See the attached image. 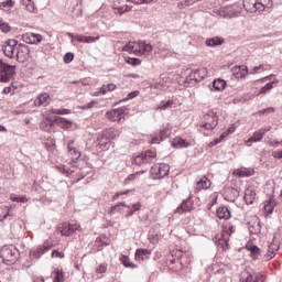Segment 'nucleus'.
<instances>
[{"mask_svg":"<svg viewBox=\"0 0 282 282\" xmlns=\"http://www.w3.org/2000/svg\"><path fill=\"white\" fill-rule=\"evenodd\" d=\"M152 89H159L160 91H166L169 89V78H160L152 85Z\"/></svg>","mask_w":282,"mask_h":282,"instance_id":"obj_22","label":"nucleus"},{"mask_svg":"<svg viewBox=\"0 0 282 282\" xmlns=\"http://www.w3.org/2000/svg\"><path fill=\"white\" fill-rule=\"evenodd\" d=\"M52 127H54V120L50 117H46L40 123V129L42 131H46L47 133H50V131H52Z\"/></svg>","mask_w":282,"mask_h":282,"instance_id":"obj_24","label":"nucleus"},{"mask_svg":"<svg viewBox=\"0 0 282 282\" xmlns=\"http://www.w3.org/2000/svg\"><path fill=\"white\" fill-rule=\"evenodd\" d=\"M274 87V82L268 83L265 86L261 87L259 90V95L261 94H268V91H270V89H273Z\"/></svg>","mask_w":282,"mask_h":282,"instance_id":"obj_44","label":"nucleus"},{"mask_svg":"<svg viewBox=\"0 0 282 282\" xmlns=\"http://www.w3.org/2000/svg\"><path fill=\"white\" fill-rule=\"evenodd\" d=\"M214 89H217V91H221V89H226V80L215 79L214 80Z\"/></svg>","mask_w":282,"mask_h":282,"instance_id":"obj_39","label":"nucleus"},{"mask_svg":"<svg viewBox=\"0 0 282 282\" xmlns=\"http://www.w3.org/2000/svg\"><path fill=\"white\" fill-rule=\"evenodd\" d=\"M112 10H115V14H119L122 17L126 12H131V7L124 6H116V2L112 3Z\"/></svg>","mask_w":282,"mask_h":282,"instance_id":"obj_26","label":"nucleus"},{"mask_svg":"<svg viewBox=\"0 0 282 282\" xmlns=\"http://www.w3.org/2000/svg\"><path fill=\"white\" fill-rule=\"evenodd\" d=\"M210 180H208V177L203 176L195 186V191L196 193H199V191H208V188L210 187Z\"/></svg>","mask_w":282,"mask_h":282,"instance_id":"obj_20","label":"nucleus"},{"mask_svg":"<svg viewBox=\"0 0 282 282\" xmlns=\"http://www.w3.org/2000/svg\"><path fill=\"white\" fill-rule=\"evenodd\" d=\"M10 217V208L8 206L0 207V221H6Z\"/></svg>","mask_w":282,"mask_h":282,"instance_id":"obj_37","label":"nucleus"},{"mask_svg":"<svg viewBox=\"0 0 282 282\" xmlns=\"http://www.w3.org/2000/svg\"><path fill=\"white\" fill-rule=\"evenodd\" d=\"M22 3L26 8L28 12H36V6L34 4L33 0H26Z\"/></svg>","mask_w":282,"mask_h":282,"instance_id":"obj_41","label":"nucleus"},{"mask_svg":"<svg viewBox=\"0 0 282 282\" xmlns=\"http://www.w3.org/2000/svg\"><path fill=\"white\" fill-rule=\"evenodd\" d=\"M119 135L120 132L113 128L104 131L98 138L100 149H108L109 142H111V140H116Z\"/></svg>","mask_w":282,"mask_h":282,"instance_id":"obj_3","label":"nucleus"},{"mask_svg":"<svg viewBox=\"0 0 282 282\" xmlns=\"http://www.w3.org/2000/svg\"><path fill=\"white\" fill-rule=\"evenodd\" d=\"M276 250H279V245H276V243L269 245V249H268V252L265 256L268 261H270V259H274V257H276Z\"/></svg>","mask_w":282,"mask_h":282,"instance_id":"obj_30","label":"nucleus"},{"mask_svg":"<svg viewBox=\"0 0 282 282\" xmlns=\"http://www.w3.org/2000/svg\"><path fill=\"white\" fill-rule=\"evenodd\" d=\"M189 210H193V198L191 197L183 200L182 204L175 209V213L182 215L184 213H189Z\"/></svg>","mask_w":282,"mask_h":282,"instance_id":"obj_16","label":"nucleus"},{"mask_svg":"<svg viewBox=\"0 0 282 282\" xmlns=\"http://www.w3.org/2000/svg\"><path fill=\"white\" fill-rule=\"evenodd\" d=\"M152 251L149 249H137L135 251V260L137 261H148V259H151Z\"/></svg>","mask_w":282,"mask_h":282,"instance_id":"obj_19","label":"nucleus"},{"mask_svg":"<svg viewBox=\"0 0 282 282\" xmlns=\"http://www.w3.org/2000/svg\"><path fill=\"white\" fill-rule=\"evenodd\" d=\"M10 8H14V0H6L0 3V10H4V12H10Z\"/></svg>","mask_w":282,"mask_h":282,"instance_id":"obj_36","label":"nucleus"},{"mask_svg":"<svg viewBox=\"0 0 282 282\" xmlns=\"http://www.w3.org/2000/svg\"><path fill=\"white\" fill-rule=\"evenodd\" d=\"M119 261L124 265V268H131V270L138 268V265L131 262V259H129L128 256L121 254Z\"/></svg>","mask_w":282,"mask_h":282,"instance_id":"obj_32","label":"nucleus"},{"mask_svg":"<svg viewBox=\"0 0 282 282\" xmlns=\"http://www.w3.org/2000/svg\"><path fill=\"white\" fill-rule=\"evenodd\" d=\"M120 206H123V208H131V205H127V203H118L115 207H112L115 210H120Z\"/></svg>","mask_w":282,"mask_h":282,"instance_id":"obj_59","label":"nucleus"},{"mask_svg":"<svg viewBox=\"0 0 282 282\" xmlns=\"http://www.w3.org/2000/svg\"><path fill=\"white\" fill-rule=\"evenodd\" d=\"M22 41H24V43H29L30 45H39V43L43 41V35L28 32L22 35Z\"/></svg>","mask_w":282,"mask_h":282,"instance_id":"obj_11","label":"nucleus"},{"mask_svg":"<svg viewBox=\"0 0 282 282\" xmlns=\"http://www.w3.org/2000/svg\"><path fill=\"white\" fill-rule=\"evenodd\" d=\"M160 142H162V139L159 137H153L151 139V144H160Z\"/></svg>","mask_w":282,"mask_h":282,"instance_id":"obj_63","label":"nucleus"},{"mask_svg":"<svg viewBox=\"0 0 282 282\" xmlns=\"http://www.w3.org/2000/svg\"><path fill=\"white\" fill-rule=\"evenodd\" d=\"M57 171L63 173V175H69V169H66L65 165H56Z\"/></svg>","mask_w":282,"mask_h":282,"instance_id":"obj_55","label":"nucleus"},{"mask_svg":"<svg viewBox=\"0 0 282 282\" xmlns=\"http://www.w3.org/2000/svg\"><path fill=\"white\" fill-rule=\"evenodd\" d=\"M171 171V167L166 163H156L154 164L151 170V177L152 180H162L163 177H166Z\"/></svg>","mask_w":282,"mask_h":282,"instance_id":"obj_2","label":"nucleus"},{"mask_svg":"<svg viewBox=\"0 0 282 282\" xmlns=\"http://www.w3.org/2000/svg\"><path fill=\"white\" fill-rule=\"evenodd\" d=\"M130 3H135L137 6H140L142 3H153L154 0H128Z\"/></svg>","mask_w":282,"mask_h":282,"instance_id":"obj_57","label":"nucleus"},{"mask_svg":"<svg viewBox=\"0 0 282 282\" xmlns=\"http://www.w3.org/2000/svg\"><path fill=\"white\" fill-rule=\"evenodd\" d=\"M224 37L219 36L209 37L205 41V45H207V47H217V45H224Z\"/></svg>","mask_w":282,"mask_h":282,"instance_id":"obj_23","label":"nucleus"},{"mask_svg":"<svg viewBox=\"0 0 282 282\" xmlns=\"http://www.w3.org/2000/svg\"><path fill=\"white\" fill-rule=\"evenodd\" d=\"M17 76V66L6 64L0 59V83H10Z\"/></svg>","mask_w":282,"mask_h":282,"instance_id":"obj_1","label":"nucleus"},{"mask_svg":"<svg viewBox=\"0 0 282 282\" xmlns=\"http://www.w3.org/2000/svg\"><path fill=\"white\" fill-rule=\"evenodd\" d=\"M50 102H52V97H50V94H47V93L41 94L34 100L35 107H47V105H50Z\"/></svg>","mask_w":282,"mask_h":282,"instance_id":"obj_18","label":"nucleus"},{"mask_svg":"<svg viewBox=\"0 0 282 282\" xmlns=\"http://www.w3.org/2000/svg\"><path fill=\"white\" fill-rule=\"evenodd\" d=\"M173 105H175V101L173 100L162 101L158 109L166 111V109L173 108Z\"/></svg>","mask_w":282,"mask_h":282,"instance_id":"obj_40","label":"nucleus"},{"mask_svg":"<svg viewBox=\"0 0 282 282\" xmlns=\"http://www.w3.org/2000/svg\"><path fill=\"white\" fill-rule=\"evenodd\" d=\"M265 113H274V108L269 107V108H265V109H262V110L259 111L260 116H263Z\"/></svg>","mask_w":282,"mask_h":282,"instance_id":"obj_58","label":"nucleus"},{"mask_svg":"<svg viewBox=\"0 0 282 282\" xmlns=\"http://www.w3.org/2000/svg\"><path fill=\"white\" fill-rule=\"evenodd\" d=\"M126 63H128V65H132L133 67L141 65L142 61H140V58H135V57H126Z\"/></svg>","mask_w":282,"mask_h":282,"instance_id":"obj_43","label":"nucleus"},{"mask_svg":"<svg viewBox=\"0 0 282 282\" xmlns=\"http://www.w3.org/2000/svg\"><path fill=\"white\" fill-rule=\"evenodd\" d=\"M14 91V84H11L9 87H4L2 94H12Z\"/></svg>","mask_w":282,"mask_h":282,"instance_id":"obj_60","label":"nucleus"},{"mask_svg":"<svg viewBox=\"0 0 282 282\" xmlns=\"http://www.w3.org/2000/svg\"><path fill=\"white\" fill-rule=\"evenodd\" d=\"M219 124V117L213 111L207 112L203 117V121L200 123V129H206L207 131H213L215 127Z\"/></svg>","mask_w":282,"mask_h":282,"instance_id":"obj_4","label":"nucleus"},{"mask_svg":"<svg viewBox=\"0 0 282 282\" xmlns=\"http://www.w3.org/2000/svg\"><path fill=\"white\" fill-rule=\"evenodd\" d=\"M235 232L234 227H229V230H223L220 237H218V243L221 246L223 250L228 248V241H230V235Z\"/></svg>","mask_w":282,"mask_h":282,"instance_id":"obj_12","label":"nucleus"},{"mask_svg":"<svg viewBox=\"0 0 282 282\" xmlns=\"http://www.w3.org/2000/svg\"><path fill=\"white\" fill-rule=\"evenodd\" d=\"M243 282H254V273H250L248 271L242 272Z\"/></svg>","mask_w":282,"mask_h":282,"instance_id":"obj_47","label":"nucleus"},{"mask_svg":"<svg viewBox=\"0 0 282 282\" xmlns=\"http://www.w3.org/2000/svg\"><path fill=\"white\" fill-rule=\"evenodd\" d=\"M100 39L99 36H85V35H75V41L78 43H96Z\"/></svg>","mask_w":282,"mask_h":282,"instance_id":"obj_27","label":"nucleus"},{"mask_svg":"<svg viewBox=\"0 0 282 282\" xmlns=\"http://www.w3.org/2000/svg\"><path fill=\"white\" fill-rule=\"evenodd\" d=\"M247 249L251 252V257L253 259H259V254H261V249L254 245L247 246Z\"/></svg>","mask_w":282,"mask_h":282,"instance_id":"obj_34","label":"nucleus"},{"mask_svg":"<svg viewBox=\"0 0 282 282\" xmlns=\"http://www.w3.org/2000/svg\"><path fill=\"white\" fill-rule=\"evenodd\" d=\"M11 202H18L20 204H25L28 202V197L26 196H17L14 194H12L10 196Z\"/></svg>","mask_w":282,"mask_h":282,"instance_id":"obj_42","label":"nucleus"},{"mask_svg":"<svg viewBox=\"0 0 282 282\" xmlns=\"http://www.w3.org/2000/svg\"><path fill=\"white\" fill-rule=\"evenodd\" d=\"M12 28H10V24L8 22H3V20H0V31L4 34H8Z\"/></svg>","mask_w":282,"mask_h":282,"instance_id":"obj_46","label":"nucleus"},{"mask_svg":"<svg viewBox=\"0 0 282 282\" xmlns=\"http://www.w3.org/2000/svg\"><path fill=\"white\" fill-rule=\"evenodd\" d=\"M142 208V204L140 202L133 204L130 206L128 213L126 214V217H132L134 213H138Z\"/></svg>","mask_w":282,"mask_h":282,"instance_id":"obj_35","label":"nucleus"},{"mask_svg":"<svg viewBox=\"0 0 282 282\" xmlns=\"http://www.w3.org/2000/svg\"><path fill=\"white\" fill-rule=\"evenodd\" d=\"M274 206H276V202L274 198H270L264 203V212L268 213V215H272V213H274Z\"/></svg>","mask_w":282,"mask_h":282,"instance_id":"obj_31","label":"nucleus"},{"mask_svg":"<svg viewBox=\"0 0 282 282\" xmlns=\"http://www.w3.org/2000/svg\"><path fill=\"white\" fill-rule=\"evenodd\" d=\"M33 282H45V279L43 276H33Z\"/></svg>","mask_w":282,"mask_h":282,"instance_id":"obj_64","label":"nucleus"},{"mask_svg":"<svg viewBox=\"0 0 282 282\" xmlns=\"http://www.w3.org/2000/svg\"><path fill=\"white\" fill-rule=\"evenodd\" d=\"M96 272L98 274H105L107 272V263H101L97 269Z\"/></svg>","mask_w":282,"mask_h":282,"instance_id":"obj_54","label":"nucleus"},{"mask_svg":"<svg viewBox=\"0 0 282 282\" xmlns=\"http://www.w3.org/2000/svg\"><path fill=\"white\" fill-rule=\"evenodd\" d=\"M249 231L251 235H259L261 232V225L257 224L256 226L250 225Z\"/></svg>","mask_w":282,"mask_h":282,"instance_id":"obj_49","label":"nucleus"},{"mask_svg":"<svg viewBox=\"0 0 282 282\" xmlns=\"http://www.w3.org/2000/svg\"><path fill=\"white\" fill-rule=\"evenodd\" d=\"M17 254L18 251L14 248L4 247L1 250V257L3 261H7L8 263H14V261H17Z\"/></svg>","mask_w":282,"mask_h":282,"instance_id":"obj_10","label":"nucleus"},{"mask_svg":"<svg viewBox=\"0 0 282 282\" xmlns=\"http://www.w3.org/2000/svg\"><path fill=\"white\" fill-rule=\"evenodd\" d=\"M139 51L137 52V56H144L151 54L153 52V45L147 44L145 41H139L138 42Z\"/></svg>","mask_w":282,"mask_h":282,"instance_id":"obj_15","label":"nucleus"},{"mask_svg":"<svg viewBox=\"0 0 282 282\" xmlns=\"http://www.w3.org/2000/svg\"><path fill=\"white\" fill-rule=\"evenodd\" d=\"M238 197H239V189L235 187H228L225 191V199H227V202H236Z\"/></svg>","mask_w":282,"mask_h":282,"instance_id":"obj_21","label":"nucleus"},{"mask_svg":"<svg viewBox=\"0 0 282 282\" xmlns=\"http://www.w3.org/2000/svg\"><path fill=\"white\" fill-rule=\"evenodd\" d=\"M158 158V153L152 150H147L133 159V164L142 166V164H151Z\"/></svg>","mask_w":282,"mask_h":282,"instance_id":"obj_5","label":"nucleus"},{"mask_svg":"<svg viewBox=\"0 0 282 282\" xmlns=\"http://www.w3.org/2000/svg\"><path fill=\"white\" fill-rule=\"evenodd\" d=\"M17 61L19 63H25V61L30 59V46L25 44H18L17 46Z\"/></svg>","mask_w":282,"mask_h":282,"instance_id":"obj_9","label":"nucleus"},{"mask_svg":"<svg viewBox=\"0 0 282 282\" xmlns=\"http://www.w3.org/2000/svg\"><path fill=\"white\" fill-rule=\"evenodd\" d=\"M57 122H58L59 127H62V129H69V127H72V121H69L63 117H58Z\"/></svg>","mask_w":282,"mask_h":282,"instance_id":"obj_38","label":"nucleus"},{"mask_svg":"<svg viewBox=\"0 0 282 282\" xmlns=\"http://www.w3.org/2000/svg\"><path fill=\"white\" fill-rule=\"evenodd\" d=\"M124 113H127V107H121L106 112V118L111 122H120L124 118Z\"/></svg>","mask_w":282,"mask_h":282,"instance_id":"obj_7","label":"nucleus"},{"mask_svg":"<svg viewBox=\"0 0 282 282\" xmlns=\"http://www.w3.org/2000/svg\"><path fill=\"white\" fill-rule=\"evenodd\" d=\"M67 149H68V155H69L72 162L76 163V160L80 159V151H78V149H76V147H74V140L68 142Z\"/></svg>","mask_w":282,"mask_h":282,"instance_id":"obj_17","label":"nucleus"},{"mask_svg":"<svg viewBox=\"0 0 282 282\" xmlns=\"http://www.w3.org/2000/svg\"><path fill=\"white\" fill-rule=\"evenodd\" d=\"M238 69H239L240 73H236V77L237 78H245V76H247V74H248V68L247 67H245V68L239 67Z\"/></svg>","mask_w":282,"mask_h":282,"instance_id":"obj_53","label":"nucleus"},{"mask_svg":"<svg viewBox=\"0 0 282 282\" xmlns=\"http://www.w3.org/2000/svg\"><path fill=\"white\" fill-rule=\"evenodd\" d=\"M272 158H275L276 160H282V150L281 151H273Z\"/></svg>","mask_w":282,"mask_h":282,"instance_id":"obj_62","label":"nucleus"},{"mask_svg":"<svg viewBox=\"0 0 282 282\" xmlns=\"http://www.w3.org/2000/svg\"><path fill=\"white\" fill-rule=\"evenodd\" d=\"M173 147H175L176 149H187V147H191V143H188V142H186V140L180 138L173 142Z\"/></svg>","mask_w":282,"mask_h":282,"instance_id":"obj_33","label":"nucleus"},{"mask_svg":"<svg viewBox=\"0 0 282 282\" xmlns=\"http://www.w3.org/2000/svg\"><path fill=\"white\" fill-rule=\"evenodd\" d=\"M197 0H183L178 2V8L182 10L184 8H188V6H194Z\"/></svg>","mask_w":282,"mask_h":282,"instance_id":"obj_45","label":"nucleus"},{"mask_svg":"<svg viewBox=\"0 0 282 282\" xmlns=\"http://www.w3.org/2000/svg\"><path fill=\"white\" fill-rule=\"evenodd\" d=\"M253 8L254 10H257L258 12H263V10H265V4L260 2V1H256L253 3Z\"/></svg>","mask_w":282,"mask_h":282,"instance_id":"obj_52","label":"nucleus"},{"mask_svg":"<svg viewBox=\"0 0 282 282\" xmlns=\"http://www.w3.org/2000/svg\"><path fill=\"white\" fill-rule=\"evenodd\" d=\"M52 257L54 258H56V259H63V257H65V253H63V252H59L58 250H54L53 252H52Z\"/></svg>","mask_w":282,"mask_h":282,"instance_id":"obj_61","label":"nucleus"},{"mask_svg":"<svg viewBox=\"0 0 282 282\" xmlns=\"http://www.w3.org/2000/svg\"><path fill=\"white\" fill-rule=\"evenodd\" d=\"M57 230L61 232L62 237H69L74 235L76 230H80V225L64 223L62 225H58Z\"/></svg>","mask_w":282,"mask_h":282,"instance_id":"obj_6","label":"nucleus"},{"mask_svg":"<svg viewBox=\"0 0 282 282\" xmlns=\"http://www.w3.org/2000/svg\"><path fill=\"white\" fill-rule=\"evenodd\" d=\"M257 199V192L252 188H247L245 191V202L246 204H253Z\"/></svg>","mask_w":282,"mask_h":282,"instance_id":"obj_25","label":"nucleus"},{"mask_svg":"<svg viewBox=\"0 0 282 282\" xmlns=\"http://www.w3.org/2000/svg\"><path fill=\"white\" fill-rule=\"evenodd\" d=\"M19 45V41L17 40H8L2 45V52L7 58H14V50H17Z\"/></svg>","mask_w":282,"mask_h":282,"instance_id":"obj_8","label":"nucleus"},{"mask_svg":"<svg viewBox=\"0 0 282 282\" xmlns=\"http://www.w3.org/2000/svg\"><path fill=\"white\" fill-rule=\"evenodd\" d=\"M253 282H265V274L253 273Z\"/></svg>","mask_w":282,"mask_h":282,"instance_id":"obj_51","label":"nucleus"},{"mask_svg":"<svg viewBox=\"0 0 282 282\" xmlns=\"http://www.w3.org/2000/svg\"><path fill=\"white\" fill-rule=\"evenodd\" d=\"M73 61H74V55H73V53H66V54L64 55V63L69 64V63H72Z\"/></svg>","mask_w":282,"mask_h":282,"instance_id":"obj_56","label":"nucleus"},{"mask_svg":"<svg viewBox=\"0 0 282 282\" xmlns=\"http://www.w3.org/2000/svg\"><path fill=\"white\" fill-rule=\"evenodd\" d=\"M64 279L65 274L63 273V271H55V278L53 282H63Z\"/></svg>","mask_w":282,"mask_h":282,"instance_id":"obj_50","label":"nucleus"},{"mask_svg":"<svg viewBox=\"0 0 282 282\" xmlns=\"http://www.w3.org/2000/svg\"><path fill=\"white\" fill-rule=\"evenodd\" d=\"M217 217L220 219H229L230 218V209L226 206L218 207Z\"/></svg>","mask_w":282,"mask_h":282,"instance_id":"obj_29","label":"nucleus"},{"mask_svg":"<svg viewBox=\"0 0 282 282\" xmlns=\"http://www.w3.org/2000/svg\"><path fill=\"white\" fill-rule=\"evenodd\" d=\"M53 113H55L56 116H67L69 113H72V110L70 109H54L53 110Z\"/></svg>","mask_w":282,"mask_h":282,"instance_id":"obj_48","label":"nucleus"},{"mask_svg":"<svg viewBox=\"0 0 282 282\" xmlns=\"http://www.w3.org/2000/svg\"><path fill=\"white\" fill-rule=\"evenodd\" d=\"M52 249V246L47 243H43L42 246H39L35 249H32L30 251V257L31 259H41V256L44 254L45 252H48V250Z\"/></svg>","mask_w":282,"mask_h":282,"instance_id":"obj_13","label":"nucleus"},{"mask_svg":"<svg viewBox=\"0 0 282 282\" xmlns=\"http://www.w3.org/2000/svg\"><path fill=\"white\" fill-rule=\"evenodd\" d=\"M270 131V128H262L253 133L251 138L246 141L247 147H250V142H261L263 137Z\"/></svg>","mask_w":282,"mask_h":282,"instance_id":"obj_14","label":"nucleus"},{"mask_svg":"<svg viewBox=\"0 0 282 282\" xmlns=\"http://www.w3.org/2000/svg\"><path fill=\"white\" fill-rule=\"evenodd\" d=\"M123 52H129V54H135L138 56L139 46L135 42H130L127 45L123 46Z\"/></svg>","mask_w":282,"mask_h":282,"instance_id":"obj_28","label":"nucleus"}]
</instances>
